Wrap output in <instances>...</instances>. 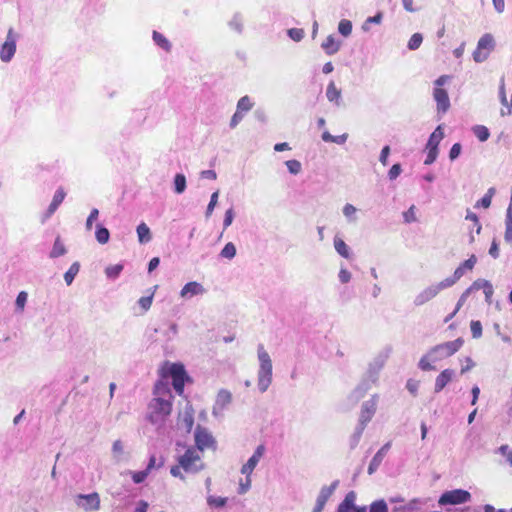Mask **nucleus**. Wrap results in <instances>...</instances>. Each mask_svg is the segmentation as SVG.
Returning <instances> with one entry per match:
<instances>
[{
  "instance_id": "1",
  "label": "nucleus",
  "mask_w": 512,
  "mask_h": 512,
  "mask_svg": "<svg viewBox=\"0 0 512 512\" xmlns=\"http://www.w3.org/2000/svg\"><path fill=\"white\" fill-rule=\"evenodd\" d=\"M173 408V395L168 382L158 380L153 389V398L147 407V419L152 424L164 422L171 414Z\"/></svg>"
},
{
  "instance_id": "2",
  "label": "nucleus",
  "mask_w": 512,
  "mask_h": 512,
  "mask_svg": "<svg viewBox=\"0 0 512 512\" xmlns=\"http://www.w3.org/2000/svg\"><path fill=\"white\" fill-rule=\"evenodd\" d=\"M178 464L170 469V473L174 477L184 479L182 470L186 473H198L204 469V462L198 449L195 447H188L184 454L180 455L177 459Z\"/></svg>"
},
{
  "instance_id": "3",
  "label": "nucleus",
  "mask_w": 512,
  "mask_h": 512,
  "mask_svg": "<svg viewBox=\"0 0 512 512\" xmlns=\"http://www.w3.org/2000/svg\"><path fill=\"white\" fill-rule=\"evenodd\" d=\"M158 373L160 376L159 380L167 382L169 378L172 379V386L178 395L181 396L184 393L185 382L189 381L190 378L182 363L165 361L161 365Z\"/></svg>"
},
{
  "instance_id": "4",
  "label": "nucleus",
  "mask_w": 512,
  "mask_h": 512,
  "mask_svg": "<svg viewBox=\"0 0 512 512\" xmlns=\"http://www.w3.org/2000/svg\"><path fill=\"white\" fill-rule=\"evenodd\" d=\"M258 359L260 362L258 371V387L261 392H265L272 380V362L263 345L258 347Z\"/></svg>"
},
{
  "instance_id": "5",
  "label": "nucleus",
  "mask_w": 512,
  "mask_h": 512,
  "mask_svg": "<svg viewBox=\"0 0 512 512\" xmlns=\"http://www.w3.org/2000/svg\"><path fill=\"white\" fill-rule=\"evenodd\" d=\"M449 79V76L442 75L435 81V89L433 92V96L435 101L437 102V109L439 112L445 113L448 111L450 107V101L448 97V93L442 86Z\"/></svg>"
},
{
  "instance_id": "6",
  "label": "nucleus",
  "mask_w": 512,
  "mask_h": 512,
  "mask_svg": "<svg viewBox=\"0 0 512 512\" xmlns=\"http://www.w3.org/2000/svg\"><path fill=\"white\" fill-rule=\"evenodd\" d=\"M264 451L265 447L263 445H259L256 448L254 454L248 459L247 463L243 465L241 472L249 476L253 472L254 468L256 467L260 459L262 458ZM250 483L251 481L249 477H247L246 484H240L239 493H245L249 489Z\"/></svg>"
},
{
  "instance_id": "7",
  "label": "nucleus",
  "mask_w": 512,
  "mask_h": 512,
  "mask_svg": "<svg viewBox=\"0 0 512 512\" xmlns=\"http://www.w3.org/2000/svg\"><path fill=\"white\" fill-rule=\"evenodd\" d=\"M470 499L471 494L468 491L462 489H455L443 493L440 496L438 503L440 505H458L468 502Z\"/></svg>"
},
{
  "instance_id": "8",
  "label": "nucleus",
  "mask_w": 512,
  "mask_h": 512,
  "mask_svg": "<svg viewBox=\"0 0 512 512\" xmlns=\"http://www.w3.org/2000/svg\"><path fill=\"white\" fill-rule=\"evenodd\" d=\"M195 448L199 452H203L205 449H216V442L213 436L203 427L197 426L195 429Z\"/></svg>"
},
{
  "instance_id": "9",
  "label": "nucleus",
  "mask_w": 512,
  "mask_h": 512,
  "mask_svg": "<svg viewBox=\"0 0 512 512\" xmlns=\"http://www.w3.org/2000/svg\"><path fill=\"white\" fill-rule=\"evenodd\" d=\"M16 51V35L12 28L7 33L6 41L3 43L0 49V58L4 62H8L12 59Z\"/></svg>"
},
{
  "instance_id": "10",
  "label": "nucleus",
  "mask_w": 512,
  "mask_h": 512,
  "mask_svg": "<svg viewBox=\"0 0 512 512\" xmlns=\"http://www.w3.org/2000/svg\"><path fill=\"white\" fill-rule=\"evenodd\" d=\"M493 49V38L489 34L483 35L477 45V49L473 54L474 60L476 62H481L487 58V53L482 54L483 50H486L487 52L491 51Z\"/></svg>"
},
{
  "instance_id": "11",
  "label": "nucleus",
  "mask_w": 512,
  "mask_h": 512,
  "mask_svg": "<svg viewBox=\"0 0 512 512\" xmlns=\"http://www.w3.org/2000/svg\"><path fill=\"white\" fill-rule=\"evenodd\" d=\"M464 341L462 338H457L454 341L445 342L439 344L433 348V351H442L444 357H449L455 354L463 345Z\"/></svg>"
},
{
  "instance_id": "12",
  "label": "nucleus",
  "mask_w": 512,
  "mask_h": 512,
  "mask_svg": "<svg viewBox=\"0 0 512 512\" xmlns=\"http://www.w3.org/2000/svg\"><path fill=\"white\" fill-rule=\"evenodd\" d=\"M356 494L353 491H350L346 494L344 500L340 503L338 507L339 512H366L365 507H357L355 506Z\"/></svg>"
},
{
  "instance_id": "13",
  "label": "nucleus",
  "mask_w": 512,
  "mask_h": 512,
  "mask_svg": "<svg viewBox=\"0 0 512 512\" xmlns=\"http://www.w3.org/2000/svg\"><path fill=\"white\" fill-rule=\"evenodd\" d=\"M79 498L84 500L83 507L86 511H97L100 509V498L98 493H91L88 495H79Z\"/></svg>"
},
{
  "instance_id": "14",
  "label": "nucleus",
  "mask_w": 512,
  "mask_h": 512,
  "mask_svg": "<svg viewBox=\"0 0 512 512\" xmlns=\"http://www.w3.org/2000/svg\"><path fill=\"white\" fill-rule=\"evenodd\" d=\"M391 444L388 442L384 446H382L378 452L375 454L373 459L371 460L369 467H368V473L372 474L374 471L379 467L381 464L383 458L387 454L388 450L390 449Z\"/></svg>"
},
{
  "instance_id": "15",
  "label": "nucleus",
  "mask_w": 512,
  "mask_h": 512,
  "mask_svg": "<svg viewBox=\"0 0 512 512\" xmlns=\"http://www.w3.org/2000/svg\"><path fill=\"white\" fill-rule=\"evenodd\" d=\"M454 375V371L451 369L443 370L435 380V392L438 393L442 391L445 386L452 380Z\"/></svg>"
},
{
  "instance_id": "16",
  "label": "nucleus",
  "mask_w": 512,
  "mask_h": 512,
  "mask_svg": "<svg viewBox=\"0 0 512 512\" xmlns=\"http://www.w3.org/2000/svg\"><path fill=\"white\" fill-rule=\"evenodd\" d=\"M439 294L438 288L435 285L425 288L415 299L416 305H423L424 303L432 300Z\"/></svg>"
},
{
  "instance_id": "17",
  "label": "nucleus",
  "mask_w": 512,
  "mask_h": 512,
  "mask_svg": "<svg viewBox=\"0 0 512 512\" xmlns=\"http://www.w3.org/2000/svg\"><path fill=\"white\" fill-rule=\"evenodd\" d=\"M204 292H205V289L203 288V286L200 283L192 281V282H188L187 284H185L183 286V288L181 289L180 295L182 297H187V296H194V295L202 294Z\"/></svg>"
},
{
  "instance_id": "18",
  "label": "nucleus",
  "mask_w": 512,
  "mask_h": 512,
  "mask_svg": "<svg viewBox=\"0 0 512 512\" xmlns=\"http://www.w3.org/2000/svg\"><path fill=\"white\" fill-rule=\"evenodd\" d=\"M476 262V256L471 255L467 260H465L455 269L454 272L456 273V278H461L467 271H472Z\"/></svg>"
},
{
  "instance_id": "19",
  "label": "nucleus",
  "mask_w": 512,
  "mask_h": 512,
  "mask_svg": "<svg viewBox=\"0 0 512 512\" xmlns=\"http://www.w3.org/2000/svg\"><path fill=\"white\" fill-rule=\"evenodd\" d=\"M136 232H137V236H138V241L141 244H145V243H148L151 241L152 234H151L150 228L147 226L146 223H144V222L140 223L137 226Z\"/></svg>"
},
{
  "instance_id": "20",
  "label": "nucleus",
  "mask_w": 512,
  "mask_h": 512,
  "mask_svg": "<svg viewBox=\"0 0 512 512\" xmlns=\"http://www.w3.org/2000/svg\"><path fill=\"white\" fill-rule=\"evenodd\" d=\"M376 410V404L373 401H367L362 405L361 408V421L368 422Z\"/></svg>"
},
{
  "instance_id": "21",
  "label": "nucleus",
  "mask_w": 512,
  "mask_h": 512,
  "mask_svg": "<svg viewBox=\"0 0 512 512\" xmlns=\"http://www.w3.org/2000/svg\"><path fill=\"white\" fill-rule=\"evenodd\" d=\"M321 46L328 55H333L339 50V43L332 35L328 36Z\"/></svg>"
},
{
  "instance_id": "22",
  "label": "nucleus",
  "mask_w": 512,
  "mask_h": 512,
  "mask_svg": "<svg viewBox=\"0 0 512 512\" xmlns=\"http://www.w3.org/2000/svg\"><path fill=\"white\" fill-rule=\"evenodd\" d=\"M326 96L330 102L339 104L341 98V90L336 87L333 81H331L327 86Z\"/></svg>"
},
{
  "instance_id": "23",
  "label": "nucleus",
  "mask_w": 512,
  "mask_h": 512,
  "mask_svg": "<svg viewBox=\"0 0 512 512\" xmlns=\"http://www.w3.org/2000/svg\"><path fill=\"white\" fill-rule=\"evenodd\" d=\"M466 220L472 222V227H471V231H470V243H473L475 240V237L472 234L473 229L475 228L476 234H479L481 232L482 226L479 222L478 216L471 211L467 212Z\"/></svg>"
},
{
  "instance_id": "24",
  "label": "nucleus",
  "mask_w": 512,
  "mask_h": 512,
  "mask_svg": "<svg viewBox=\"0 0 512 512\" xmlns=\"http://www.w3.org/2000/svg\"><path fill=\"white\" fill-rule=\"evenodd\" d=\"M444 133L441 126H438L430 135L427 145L428 147L438 148L440 141L443 139Z\"/></svg>"
},
{
  "instance_id": "25",
  "label": "nucleus",
  "mask_w": 512,
  "mask_h": 512,
  "mask_svg": "<svg viewBox=\"0 0 512 512\" xmlns=\"http://www.w3.org/2000/svg\"><path fill=\"white\" fill-rule=\"evenodd\" d=\"M153 40L155 41V43L161 47L163 50H165L166 52H169L171 50V43L169 42V40L163 35L161 34L160 32L158 31H153Z\"/></svg>"
},
{
  "instance_id": "26",
  "label": "nucleus",
  "mask_w": 512,
  "mask_h": 512,
  "mask_svg": "<svg viewBox=\"0 0 512 512\" xmlns=\"http://www.w3.org/2000/svg\"><path fill=\"white\" fill-rule=\"evenodd\" d=\"M65 253H66L65 245L61 241L60 237L58 236L55 239V242L53 244V248H52V250L50 252V257L51 258H57V257H60V256L64 255Z\"/></svg>"
},
{
  "instance_id": "27",
  "label": "nucleus",
  "mask_w": 512,
  "mask_h": 512,
  "mask_svg": "<svg viewBox=\"0 0 512 512\" xmlns=\"http://www.w3.org/2000/svg\"><path fill=\"white\" fill-rule=\"evenodd\" d=\"M337 482H334L330 486H324L321 488L320 493L317 497V500L326 503L329 498L332 496L334 490L336 489Z\"/></svg>"
},
{
  "instance_id": "28",
  "label": "nucleus",
  "mask_w": 512,
  "mask_h": 512,
  "mask_svg": "<svg viewBox=\"0 0 512 512\" xmlns=\"http://www.w3.org/2000/svg\"><path fill=\"white\" fill-rule=\"evenodd\" d=\"M334 247L336 251L344 258L348 259L350 257V251L347 244L341 238L336 237L334 239Z\"/></svg>"
},
{
  "instance_id": "29",
  "label": "nucleus",
  "mask_w": 512,
  "mask_h": 512,
  "mask_svg": "<svg viewBox=\"0 0 512 512\" xmlns=\"http://www.w3.org/2000/svg\"><path fill=\"white\" fill-rule=\"evenodd\" d=\"M79 270H80L79 262L72 263V265L69 267V269L64 274V280L67 285L72 284V282H73L75 276L78 274Z\"/></svg>"
},
{
  "instance_id": "30",
  "label": "nucleus",
  "mask_w": 512,
  "mask_h": 512,
  "mask_svg": "<svg viewBox=\"0 0 512 512\" xmlns=\"http://www.w3.org/2000/svg\"><path fill=\"white\" fill-rule=\"evenodd\" d=\"M95 237L100 244H106L110 238L109 230L101 225H97Z\"/></svg>"
},
{
  "instance_id": "31",
  "label": "nucleus",
  "mask_w": 512,
  "mask_h": 512,
  "mask_svg": "<svg viewBox=\"0 0 512 512\" xmlns=\"http://www.w3.org/2000/svg\"><path fill=\"white\" fill-rule=\"evenodd\" d=\"M494 194L495 189L493 187L489 188L487 193L476 203L475 207L489 208Z\"/></svg>"
},
{
  "instance_id": "32",
  "label": "nucleus",
  "mask_w": 512,
  "mask_h": 512,
  "mask_svg": "<svg viewBox=\"0 0 512 512\" xmlns=\"http://www.w3.org/2000/svg\"><path fill=\"white\" fill-rule=\"evenodd\" d=\"M500 99H501V103L507 107V110H503V109L501 110V115L505 116V115L512 114V94H511L510 103L508 104L504 85H502L500 87Z\"/></svg>"
},
{
  "instance_id": "33",
  "label": "nucleus",
  "mask_w": 512,
  "mask_h": 512,
  "mask_svg": "<svg viewBox=\"0 0 512 512\" xmlns=\"http://www.w3.org/2000/svg\"><path fill=\"white\" fill-rule=\"evenodd\" d=\"M473 132H474L475 136L481 142L486 141L489 138V136H490V132H489L488 128L486 126H483V125H476L473 128Z\"/></svg>"
},
{
  "instance_id": "34",
  "label": "nucleus",
  "mask_w": 512,
  "mask_h": 512,
  "mask_svg": "<svg viewBox=\"0 0 512 512\" xmlns=\"http://www.w3.org/2000/svg\"><path fill=\"white\" fill-rule=\"evenodd\" d=\"M174 189L177 194H181L186 189V178L183 174H176L174 178Z\"/></svg>"
},
{
  "instance_id": "35",
  "label": "nucleus",
  "mask_w": 512,
  "mask_h": 512,
  "mask_svg": "<svg viewBox=\"0 0 512 512\" xmlns=\"http://www.w3.org/2000/svg\"><path fill=\"white\" fill-rule=\"evenodd\" d=\"M123 270L122 264L110 265L105 269V274L108 278H117Z\"/></svg>"
},
{
  "instance_id": "36",
  "label": "nucleus",
  "mask_w": 512,
  "mask_h": 512,
  "mask_svg": "<svg viewBox=\"0 0 512 512\" xmlns=\"http://www.w3.org/2000/svg\"><path fill=\"white\" fill-rule=\"evenodd\" d=\"M418 504H419V500L418 499H413L411 500L410 502L404 504V505H401L399 507H395V511H400V512H413L414 510H417L418 509Z\"/></svg>"
},
{
  "instance_id": "37",
  "label": "nucleus",
  "mask_w": 512,
  "mask_h": 512,
  "mask_svg": "<svg viewBox=\"0 0 512 512\" xmlns=\"http://www.w3.org/2000/svg\"><path fill=\"white\" fill-rule=\"evenodd\" d=\"M460 278H456V273L454 272L452 277H448L441 282L437 283L435 286L438 288L440 292L443 289L449 288L454 285Z\"/></svg>"
},
{
  "instance_id": "38",
  "label": "nucleus",
  "mask_w": 512,
  "mask_h": 512,
  "mask_svg": "<svg viewBox=\"0 0 512 512\" xmlns=\"http://www.w3.org/2000/svg\"><path fill=\"white\" fill-rule=\"evenodd\" d=\"M220 255L223 258L232 259L236 255V247L232 242L227 243L221 250Z\"/></svg>"
},
{
  "instance_id": "39",
  "label": "nucleus",
  "mask_w": 512,
  "mask_h": 512,
  "mask_svg": "<svg viewBox=\"0 0 512 512\" xmlns=\"http://www.w3.org/2000/svg\"><path fill=\"white\" fill-rule=\"evenodd\" d=\"M207 503L211 507L215 508H221L224 507L227 503V498L224 497H215V496H209L207 498Z\"/></svg>"
},
{
  "instance_id": "40",
  "label": "nucleus",
  "mask_w": 512,
  "mask_h": 512,
  "mask_svg": "<svg viewBox=\"0 0 512 512\" xmlns=\"http://www.w3.org/2000/svg\"><path fill=\"white\" fill-rule=\"evenodd\" d=\"M423 41V37L420 33H415L411 36L408 41V48L410 50L418 49Z\"/></svg>"
},
{
  "instance_id": "41",
  "label": "nucleus",
  "mask_w": 512,
  "mask_h": 512,
  "mask_svg": "<svg viewBox=\"0 0 512 512\" xmlns=\"http://www.w3.org/2000/svg\"><path fill=\"white\" fill-rule=\"evenodd\" d=\"M252 106L250 98L248 96H243L237 103V110L242 113L244 111H249Z\"/></svg>"
},
{
  "instance_id": "42",
  "label": "nucleus",
  "mask_w": 512,
  "mask_h": 512,
  "mask_svg": "<svg viewBox=\"0 0 512 512\" xmlns=\"http://www.w3.org/2000/svg\"><path fill=\"white\" fill-rule=\"evenodd\" d=\"M285 165H286L288 171L294 175L300 173V171L302 169L301 163L295 159L286 161Z\"/></svg>"
},
{
  "instance_id": "43",
  "label": "nucleus",
  "mask_w": 512,
  "mask_h": 512,
  "mask_svg": "<svg viewBox=\"0 0 512 512\" xmlns=\"http://www.w3.org/2000/svg\"><path fill=\"white\" fill-rule=\"evenodd\" d=\"M426 150H427V157H426V159L424 161V164L425 165H431L437 159L438 148H433V147L426 146Z\"/></svg>"
},
{
  "instance_id": "44",
  "label": "nucleus",
  "mask_w": 512,
  "mask_h": 512,
  "mask_svg": "<svg viewBox=\"0 0 512 512\" xmlns=\"http://www.w3.org/2000/svg\"><path fill=\"white\" fill-rule=\"evenodd\" d=\"M403 218L405 223H412L417 220L415 205H411L410 208L403 213Z\"/></svg>"
},
{
  "instance_id": "45",
  "label": "nucleus",
  "mask_w": 512,
  "mask_h": 512,
  "mask_svg": "<svg viewBox=\"0 0 512 512\" xmlns=\"http://www.w3.org/2000/svg\"><path fill=\"white\" fill-rule=\"evenodd\" d=\"M468 294V291H466L462 296L461 298L459 299L457 305H456V308L454 309V311L452 313H450L445 319H444V322L447 323L449 322L450 320H452L455 315L458 313V311L460 310V308L462 307V305L464 304L465 302V299H466V296Z\"/></svg>"
},
{
  "instance_id": "46",
  "label": "nucleus",
  "mask_w": 512,
  "mask_h": 512,
  "mask_svg": "<svg viewBox=\"0 0 512 512\" xmlns=\"http://www.w3.org/2000/svg\"><path fill=\"white\" fill-rule=\"evenodd\" d=\"M338 30L343 36L350 35L352 31L351 22L349 20H341L338 26Z\"/></svg>"
},
{
  "instance_id": "47",
  "label": "nucleus",
  "mask_w": 512,
  "mask_h": 512,
  "mask_svg": "<svg viewBox=\"0 0 512 512\" xmlns=\"http://www.w3.org/2000/svg\"><path fill=\"white\" fill-rule=\"evenodd\" d=\"M182 423L186 429V431L189 433L193 427L194 424V417L192 413L186 412L183 415Z\"/></svg>"
},
{
  "instance_id": "48",
  "label": "nucleus",
  "mask_w": 512,
  "mask_h": 512,
  "mask_svg": "<svg viewBox=\"0 0 512 512\" xmlns=\"http://www.w3.org/2000/svg\"><path fill=\"white\" fill-rule=\"evenodd\" d=\"M231 399H232V396H231V393L229 391L222 390V391H220L218 393L217 401L221 405H226V404L230 403Z\"/></svg>"
},
{
  "instance_id": "49",
  "label": "nucleus",
  "mask_w": 512,
  "mask_h": 512,
  "mask_svg": "<svg viewBox=\"0 0 512 512\" xmlns=\"http://www.w3.org/2000/svg\"><path fill=\"white\" fill-rule=\"evenodd\" d=\"M288 34L291 37V39L298 42L303 39L304 30L299 28H292L288 31Z\"/></svg>"
},
{
  "instance_id": "50",
  "label": "nucleus",
  "mask_w": 512,
  "mask_h": 512,
  "mask_svg": "<svg viewBox=\"0 0 512 512\" xmlns=\"http://www.w3.org/2000/svg\"><path fill=\"white\" fill-rule=\"evenodd\" d=\"M470 328L474 338H479L482 335V325L479 321H472Z\"/></svg>"
},
{
  "instance_id": "51",
  "label": "nucleus",
  "mask_w": 512,
  "mask_h": 512,
  "mask_svg": "<svg viewBox=\"0 0 512 512\" xmlns=\"http://www.w3.org/2000/svg\"><path fill=\"white\" fill-rule=\"evenodd\" d=\"M149 472L145 469L143 471L133 472L132 479L134 483L139 484L142 483L148 476Z\"/></svg>"
},
{
  "instance_id": "52",
  "label": "nucleus",
  "mask_w": 512,
  "mask_h": 512,
  "mask_svg": "<svg viewBox=\"0 0 512 512\" xmlns=\"http://www.w3.org/2000/svg\"><path fill=\"white\" fill-rule=\"evenodd\" d=\"M153 302V295L141 297L138 301L140 307L143 309V311H147Z\"/></svg>"
},
{
  "instance_id": "53",
  "label": "nucleus",
  "mask_w": 512,
  "mask_h": 512,
  "mask_svg": "<svg viewBox=\"0 0 512 512\" xmlns=\"http://www.w3.org/2000/svg\"><path fill=\"white\" fill-rule=\"evenodd\" d=\"M370 512H387V505L383 500L374 502L370 507Z\"/></svg>"
},
{
  "instance_id": "54",
  "label": "nucleus",
  "mask_w": 512,
  "mask_h": 512,
  "mask_svg": "<svg viewBox=\"0 0 512 512\" xmlns=\"http://www.w3.org/2000/svg\"><path fill=\"white\" fill-rule=\"evenodd\" d=\"M217 201H218V191L214 192L212 195H211V199H210V202L207 206V210H206V215L207 216H210L217 204Z\"/></svg>"
},
{
  "instance_id": "55",
  "label": "nucleus",
  "mask_w": 512,
  "mask_h": 512,
  "mask_svg": "<svg viewBox=\"0 0 512 512\" xmlns=\"http://www.w3.org/2000/svg\"><path fill=\"white\" fill-rule=\"evenodd\" d=\"M65 196H66V192L64 191V189L62 187H59L57 189V191L55 192L52 201L55 204L60 206V204L63 202Z\"/></svg>"
},
{
  "instance_id": "56",
  "label": "nucleus",
  "mask_w": 512,
  "mask_h": 512,
  "mask_svg": "<svg viewBox=\"0 0 512 512\" xmlns=\"http://www.w3.org/2000/svg\"><path fill=\"white\" fill-rule=\"evenodd\" d=\"M98 215H99V211L98 209L94 208L91 210L88 218H87V221H86V228L88 230H90L92 228V223L97 220L98 218Z\"/></svg>"
},
{
  "instance_id": "57",
  "label": "nucleus",
  "mask_w": 512,
  "mask_h": 512,
  "mask_svg": "<svg viewBox=\"0 0 512 512\" xmlns=\"http://www.w3.org/2000/svg\"><path fill=\"white\" fill-rule=\"evenodd\" d=\"M461 144L460 143H455L451 149H450V152H449V158L450 160H455L461 153Z\"/></svg>"
},
{
  "instance_id": "58",
  "label": "nucleus",
  "mask_w": 512,
  "mask_h": 512,
  "mask_svg": "<svg viewBox=\"0 0 512 512\" xmlns=\"http://www.w3.org/2000/svg\"><path fill=\"white\" fill-rule=\"evenodd\" d=\"M26 301H27V293L22 291L18 294L17 298H16V306L20 309V310H23L24 307H25V304H26Z\"/></svg>"
},
{
  "instance_id": "59",
  "label": "nucleus",
  "mask_w": 512,
  "mask_h": 512,
  "mask_svg": "<svg viewBox=\"0 0 512 512\" xmlns=\"http://www.w3.org/2000/svg\"><path fill=\"white\" fill-rule=\"evenodd\" d=\"M400 173H401V166H400V164H394L390 168V170L388 172V175H389V178L391 180H393V179H396L400 175Z\"/></svg>"
},
{
  "instance_id": "60",
  "label": "nucleus",
  "mask_w": 512,
  "mask_h": 512,
  "mask_svg": "<svg viewBox=\"0 0 512 512\" xmlns=\"http://www.w3.org/2000/svg\"><path fill=\"white\" fill-rule=\"evenodd\" d=\"M242 119H243V114L237 110L231 118V121H230L231 128H235Z\"/></svg>"
},
{
  "instance_id": "61",
  "label": "nucleus",
  "mask_w": 512,
  "mask_h": 512,
  "mask_svg": "<svg viewBox=\"0 0 512 512\" xmlns=\"http://www.w3.org/2000/svg\"><path fill=\"white\" fill-rule=\"evenodd\" d=\"M407 389L413 394V395H416L417 391H418V387H419V382L416 381V380H408L407 381V385H406Z\"/></svg>"
},
{
  "instance_id": "62",
  "label": "nucleus",
  "mask_w": 512,
  "mask_h": 512,
  "mask_svg": "<svg viewBox=\"0 0 512 512\" xmlns=\"http://www.w3.org/2000/svg\"><path fill=\"white\" fill-rule=\"evenodd\" d=\"M506 229L504 238L507 242L512 243V222H505Z\"/></svg>"
},
{
  "instance_id": "63",
  "label": "nucleus",
  "mask_w": 512,
  "mask_h": 512,
  "mask_svg": "<svg viewBox=\"0 0 512 512\" xmlns=\"http://www.w3.org/2000/svg\"><path fill=\"white\" fill-rule=\"evenodd\" d=\"M112 451L115 455H121L123 453V444L120 440L114 441Z\"/></svg>"
},
{
  "instance_id": "64",
  "label": "nucleus",
  "mask_w": 512,
  "mask_h": 512,
  "mask_svg": "<svg viewBox=\"0 0 512 512\" xmlns=\"http://www.w3.org/2000/svg\"><path fill=\"white\" fill-rule=\"evenodd\" d=\"M339 279L342 283H347L350 281L351 279V274L348 270L346 269H342L340 272H339Z\"/></svg>"
}]
</instances>
